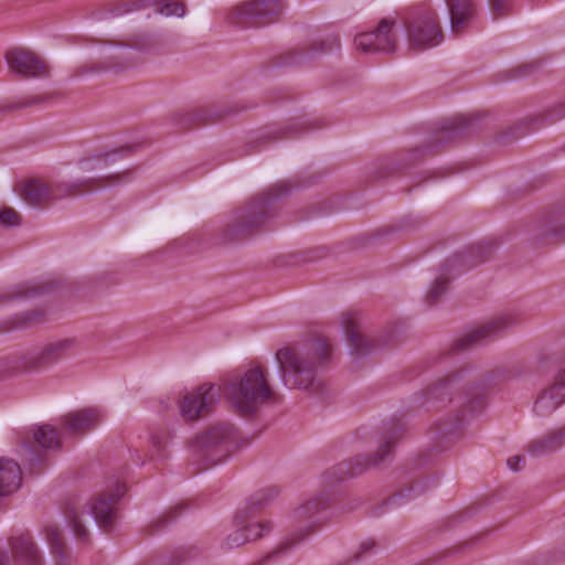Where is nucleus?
I'll return each instance as SVG.
<instances>
[{
    "label": "nucleus",
    "instance_id": "30",
    "mask_svg": "<svg viewBox=\"0 0 565 565\" xmlns=\"http://www.w3.org/2000/svg\"><path fill=\"white\" fill-rule=\"evenodd\" d=\"M41 287L32 284H22L12 287L8 291H0V303L14 300L20 298H26L38 295L41 291Z\"/></svg>",
    "mask_w": 565,
    "mask_h": 565
},
{
    "label": "nucleus",
    "instance_id": "18",
    "mask_svg": "<svg viewBox=\"0 0 565 565\" xmlns=\"http://www.w3.org/2000/svg\"><path fill=\"white\" fill-rule=\"evenodd\" d=\"M449 18L450 30L456 36L461 35L477 17L475 0H445Z\"/></svg>",
    "mask_w": 565,
    "mask_h": 565
},
{
    "label": "nucleus",
    "instance_id": "50",
    "mask_svg": "<svg viewBox=\"0 0 565 565\" xmlns=\"http://www.w3.org/2000/svg\"><path fill=\"white\" fill-rule=\"evenodd\" d=\"M9 562L8 554L4 551H0V565H7Z\"/></svg>",
    "mask_w": 565,
    "mask_h": 565
},
{
    "label": "nucleus",
    "instance_id": "39",
    "mask_svg": "<svg viewBox=\"0 0 565 565\" xmlns=\"http://www.w3.org/2000/svg\"><path fill=\"white\" fill-rule=\"evenodd\" d=\"M33 320H4L0 323V333L9 332L14 329H22L30 326Z\"/></svg>",
    "mask_w": 565,
    "mask_h": 565
},
{
    "label": "nucleus",
    "instance_id": "46",
    "mask_svg": "<svg viewBox=\"0 0 565 565\" xmlns=\"http://www.w3.org/2000/svg\"><path fill=\"white\" fill-rule=\"evenodd\" d=\"M524 461V457L522 456H512L508 459V466L511 470L518 471L520 469V463Z\"/></svg>",
    "mask_w": 565,
    "mask_h": 565
},
{
    "label": "nucleus",
    "instance_id": "31",
    "mask_svg": "<svg viewBox=\"0 0 565 565\" xmlns=\"http://www.w3.org/2000/svg\"><path fill=\"white\" fill-rule=\"evenodd\" d=\"M172 438L171 430L166 427H156L150 431V441L158 457H166V447Z\"/></svg>",
    "mask_w": 565,
    "mask_h": 565
},
{
    "label": "nucleus",
    "instance_id": "41",
    "mask_svg": "<svg viewBox=\"0 0 565 565\" xmlns=\"http://www.w3.org/2000/svg\"><path fill=\"white\" fill-rule=\"evenodd\" d=\"M489 6L495 17H502L508 12L509 0H489Z\"/></svg>",
    "mask_w": 565,
    "mask_h": 565
},
{
    "label": "nucleus",
    "instance_id": "10",
    "mask_svg": "<svg viewBox=\"0 0 565 565\" xmlns=\"http://www.w3.org/2000/svg\"><path fill=\"white\" fill-rule=\"evenodd\" d=\"M356 50L366 53H395L398 44L397 24L393 18H383L377 25L354 36Z\"/></svg>",
    "mask_w": 565,
    "mask_h": 565
},
{
    "label": "nucleus",
    "instance_id": "28",
    "mask_svg": "<svg viewBox=\"0 0 565 565\" xmlns=\"http://www.w3.org/2000/svg\"><path fill=\"white\" fill-rule=\"evenodd\" d=\"M33 438L41 447L46 449H57L61 447L58 431L50 425L40 426L34 431Z\"/></svg>",
    "mask_w": 565,
    "mask_h": 565
},
{
    "label": "nucleus",
    "instance_id": "51",
    "mask_svg": "<svg viewBox=\"0 0 565 565\" xmlns=\"http://www.w3.org/2000/svg\"><path fill=\"white\" fill-rule=\"evenodd\" d=\"M461 420H462V418H460L459 416H457V418H456V424H455L454 428H458V427H459V424H460V422H461Z\"/></svg>",
    "mask_w": 565,
    "mask_h": 565
},
{
    "label": "nucleus",
    "instance_id": "29",
    "mask_svg": "<svg viewBox=\"0 0 565 565\" xmlns=\"http://www.w3.org/2000/svg\"><path fill=\"white\" fill-rule=\"evenodd\" d=\"M450 284V277L446 273H441L429 286L425 301L428 306H434L447 292Z\"/></svg>",
    "mask_w": 565,
    "mask_h": 565
},
{
    "label": "nucleus",
    "instance_id": "47",
    "mask_svg": "<svg viewBox=\"0 0 565 565\" xmlns=\"http://www.w3.org/2000/svg\"><path fill=\"white\" fill-rule=\"evenodd\" d=\"M450 382V377H446L441 381H439V383H437L436 385L431 386L429 388V394L433 395V396H436L437 395V392H439L440 390H444L447 384Z\"/></svg>",
    "mask_w": 565,
    "mask_h": 565
},
{
    "label": "nucleus",
    "instance_id": "24",
    "mask_svg": "<svg viewBox=\"0 0 565 565\" xmlns=\"http://www.w3.org/2000/svg\"><path fill=\"white\" fill-rule=\"evenodd\" d=\"M508 321L509 320H492L490 323L484 324L481 328H478L467 333L466 335L456 341L455 350H465L468 349L470 345L482 341L483 339L493 334L500 328L505 327V323Z\"/></svg>",
    "mask_w": 565,
    "mask_h": 565
},
{
    "label": "nucleus",
    "instance_id": "33",
    "mask_svg": "<svg viewBox=\"0 0 565 565\" xmlns=\"http://www.w3.org/2000/svg\"><path fill=\"white\" fill-rule=\"evenodd\" d=\"M64 513L77 540L87 543L89 540V533L85 525L82 523L77 511L74 508H66Z\"/></svg>",
    "mask_w": 565,
    "mask_h": 565
},
{
    "label": "nucleus",
    "instance_id": "32",
    "mask_svg": "<svg viewBox=\"0 0 565 565\" xmlns=\"http://www.w3.org/2000/svg\"><path fill=\"white\" fill-rule=\"evenodd\" d=\"M329 505L330 498L328 495L322 494L307 501L303 505H301L298 509L297 514L299 518H311L319 511L327 509Z\"/></svg>",
    "mask_w": 565,
    "mask_h": 565
},
{
    "label": "nucleus",
    "instance_id": "34",
    "mask_svg": "<svg viewBox=\"0 0 565 565\" xmlns=\"http://www.w3.org/2000/svg\"><path fill=\"white\" fill-rule=\"evenodd\" d=\"M184 508L185 507L183 504H178L173 509L167 511L158 520L153 521L149 526L150 534H154L163 530L169 523L173 522L180 515Z\"/></svg>",
    "mask_w": 565,
    "mask_h": 565
},
{
    "label": "nucleus",
    "instance_id": "40",
    "mask_svg": "<svg viewBox=\"0 0 565 565\" xmlns=\"http://www.w3.org/2000/svg\"><path fill=\"white\" fill-rule=\"evenodd\" d=\"M470 127V120L466 116H458L452 119L450 126L445 127V130L462 131Z\"/></svg>",
    "mask_w": 565,
    "mask_h": 565
},
{
    "label": "nucleus",
    "instance_id": "1",
    "mask_svg": "<svg viewBox=\"0 0 565 565\" xmlns=\"http://www.w3.org/2000/svg\"><path fill=\"white\" fill-rule=\"evenodd\" d=\"M332 352L330 339L320 333L308 337L300 352L292 347L278 350L276 360L285 385L318 392L320 384L316 382V370L331 361Z\"/></svg>",
    "mask_w": 565,
    "mask_h": 565
},
{
    "label": "nucleus",
    "instance_id": "6",
    "mask_svg": "<svg viewBox=\"0 0 565 565\" xmlns=\"http://www.w3.org/2000/svg\"><path fill=\"white\" fill-rule=\"evenodd\" d=\"M99 43L109 45L102 51V61L79 65L74 72L75 76L100 73L104 71L115 73L125 71L131 67L134 62L127 58L125 53L119 49L130 47L142 51L151 46L149 36L143 34L132 35L121 40H105L99 41Z\"/></svg>",
    "mask_w": 565,
    "mask_h": 565
},
{
    "label": "nucleus",
    "instance_id": "35",
    "mask_svg": "<svg viewBox=\"0 0 565 565\" xmlns=\"http://www.w3.org/2000/svg\"><path fill=\"white\" fill-rule=\"evenodd\" d=\"M306 125L307 122H294L285 128H275L265 135V137H270L273 140L295 137L298 130L305 129Z\"/></svg>",
    "mask_w": 565,
    "mask_h": 565
},
{
    "label": "nucleus",
    "instance_id": "44",
    "mask_svg": "<svg viewBox=\"0 0 565 565\" xmlns=\"http://www.w3.org/2000/svg\"><path fill=\"white\" fill-rule=\"evenodd\" d=\"M320 44L321 52H330L333 49H338L340 46L339 39L335 35H330L326 40H321Z\"/></svg>",
    "mask_w": 565,
    "mask_h": 565
},
{
    "label": "nucleus",
    "instance_id": "2",
    "mask_svg": "<svg viewBox=\"0 0 565 565\" xmlns=\"http://www.w3.org/2000/svg\"><path fill=\"white\" fill-rule=\"evenodd\" d=\"M292 185L281 181L271 185L260 196L255 198L241 210L220 233L221 244H234L249 238L260 226L274 216L273 203L288 194Z\"/></svg>",
    "mask_w": 565,
    "mask_h": 565
},
{
    "label": "nucleus",
    "instance_id": "45",
    "mask_svg": "<svg viewBox=\"0 0 565 565\" xmlns=\"http://www.w3.org/2000/svg\"><path fill=\"white\" fill-rule=\"evenodd\" d=\"M563 233H565V227L563 225H555L544 230L543 236L544 238H548V236L556 237Z\"/></svg>",
    "mask_w": 565,
    "mask_h": 565
},
{
    "label": "nucleus",
    "instance_id": "42",
    "mask_svg": "<svg viewBox=\"0 0 565 565\" xmlns=\"http://www.w3.org/2000/svg\"><path fill=\"white\" fill-rule=\"evenodd\" d=\"M550 387L555 388V393L565 401V370L558 372L554 383Z\"/></svg>",
    "mask_w": 565,
    "mask_h": 565
},
{
    "label": "nucleus",
    "instance_id": "54",
    "mask_svg": "<svg viewBox=\"0 0 565 565\" xmlns=\"http://www.w3.org/2000/svg\"><path fill=\"white\" fill-rule=\"evenodd\" d=\"M344 318L351 319L353 318V313L349 312Z\"/></svg>",
    "mask_w": 565,
    "mask_h": 565
},
{
    "label": "nucleus",
    "instance_id": "53",
    "mask_svg": "<svg viewBox=\"0 0 565 565\" xmlns=\"http://www.w3.org/2000/svg\"><path fill=\"white\" fill-rule=\"evenodd\" d=\"M437 430L441 434H447L449 430L443 429L441 427H437Z\"/></svg>",
    "mask_w": 565,
    "mask_h": 565
},
{
    "label": "nucleus",
    "instance_id": "9",
    "mask_svg": "<svg viewBox=\"0 0 565 565\" xmlns=\"http://www.w3.org/2000/svg\"><path fill=\"white\" fill-rule=\"evenodd\" d=\"M234 443V427L217 425L198 436L193 444L198 448V456L205 461L204 466L207 468L226 459Z\"/></svg>",
    "mask_w": 565,
    "mask_h": 565
},
{
    "label": "nucleus",
    "instance_id": "20",
    "mask_svg": "<svg viewBox=\"0 0 565 565\" xmlns=\"http://www.w3.org/2000/svg\"><path fill=\"white\" fill-rule=\"evenodd\" d=\"M14 559L24 565H43V558L29 532L11 536L9 540Z\"/></svg>",
    "mask_w": 565,
    "mask_h": 565
},
{
    "label": "nucleus",
    "instance_id": "49",
    "mask_svg": "<svg viewBox=\"0 0 565 565\" xmlns=\"http://www.w3.org/2000/svg\"><path fill=\"white\" fill-rule=\"evenodd\" d=\"M375 546H376V543L374 541L364 542L361 545L362 553H366L369 551H372Z\"/></svg>",
    "mask_w": 565,
    "mask_h": 565
},
{
    "label": "nucleus",
    "instance_id": "21",
    "mask_svg": "<svg viewBox=\"0 0 565 565\" xmlns=\"http://www.w3.org/2000/svg\"><path fill=\"white\" fill-rule=\"evenodd\" d=\"M22 482L20 465L12 459L0 458V497L15 492Z\"/></svg>",
    "mask_w": 565,
    "mask_h": 565
},
{
    "label": "nucleus",
    "instance_id": "5",
    "mask_svg": "<svg viewBox=\"0 0 565 565\" xmlns=\"http://www.w3.org/2000/svg\"><path fill=\"white\" fill-rule=\"evenodd\" d=\"M404 28L409 47L417 52L438 46L445 38L439 14L428 4L414 8Z\"/></svg>",
    "mask_w": 565,
    "mask_h": 565
},
{
    "label": "nucleus",
    "instance_id": "25",
    "mask_svg": "<svg viewBox=\"0 0 565 565\" xmlns=\"http://www.w3.org/2000/svg\"><path fill=\"white\" fill-rule=\"evenodd\" d=\"M44 532L56 565H66L68 554L62 532L54 525L45 526Z\"/></svg>",
    "mask_w": 565,
    "mask_h": 565
},
{
    "label": "nucleus",
    "instance_id": "27",
    "mask_svg": "<svg viewBox=\"0 0 565 565\" xmlns=\"http://www.w3.org/2000/svg\"><path fill=\"white\" fill-rule=\"evenodd\" d=\"M494 245L490 243L471 246L468 254L461 256V260L468 266H477L492 257Z\"/></svg>",
    "mask_w": 565,
    "mask_h": 565
},
{
    "label": "nucleus",
    "instance_id": "12",
    "mask_svg": "<svg viewBox=\"0 0 565 565\" xmlns=\"http://www.w3.org/2000/svg\"><path fill=\"white\" fill-rule=\"evenodd\" d=\"M126 491V483L117 480L111 488L93 499L92 513L103 531L110 532L113 530L117 516L116 505Z\"/></svg>",
    "mask_w": 565,
    "mask_h": 565
},
{
    "label": "nucleus",
    "instance_id": "16",
    "mask_svg": "<svg viewBox=\"0 0 565 565\" xmlns=\"http://www.w3.org/2000/svg\"><path fill=\"white\" fill-rule=\"evenodd\" d=\"M9 68L23 77H42L49 74V66L40 56L22 47L6 54Z\"/></svg>",
    "mask_w": 565,
    "mask_h": 565
},
{
    "label": "nucleus",
    "instance_id": "26",
    "mask_svg": "<svg viewBox=\"0 0 565 565\" xmlns=\"http://www.w3.org/2000/svg\"><path fill=\"white\" fill-rule=\"evenodd\" d=\"M565 401L555 393V388L544 390L536 398L533 411L539 416H548Z\"/></svg>",
    "mask_w": 565,
    "mask_h": 565
},
{
    "label": "nucleus",
    "instance_id": "19",
    "mask_svg": "<svg viewBox=\"0 0 565 565\" xmlns=\"http://www.w3.org/2000/svg\"><path fill=\"white\" fill-rule=\"evenodd\" d=\"M18 193L28 205L34 207L44 206L55 201L52 183L49 184L36 179L21 183Z\"/></svg>",
    "mask_w": 565,
    "mask_h": 565
},
{
    "label": "nucleus",
    "instance_id": "13",
    "mask_svg": "<svg viewBox=\"0 0 565 565\" xmlns=\"http://www.w3.org/2000/svg\"><path fill=\"white\" fill-rule=\"evenodd\" d=\"M72 345V340H63L45 345L36 354H23L17 360L14 370L32 372L49 367L66 356L67 350Z\"/></svg>",
    "mask_w": 565,
    "mask_h": 565
},
{
    "label": "nucleus",
    "instance_id": "14",
    "mask_svg": "<svg viewBox=\"0 0 565 565\" xmlns=\"http://www.w3.org/2000/svg\"><path fill=\"white\" fill-rule=\"evenodd\" d=\"M217 390L212 384H202L195 391L184 395L180 403L182 416L188 422L207 416L215 403Z\"/></svg>",
    "mask_w": 565,
    "mask_h": 565
},
{
    "label": "nucleus",
    "instance_id": "36",
    "mask_svg": "<svg viewBox=\"0 0 565 565\" xmlns=\"http://www.w3.org/2000/svg\"><path fill=\"white\" fill-rule=\"evenodd\" d=\"M317 529L316 527H311L309 526L308 527V531L305 533V534H301L300 536H297V537H291V539H288L287 541H285L278 548H276L275 551H273L271 553H269L264 562L273 558V557H276L277 555L281 554V553H285L287 552L289 548H291L294 545H296L297 543L301 542L302 540H305V537L309 536L311 533H313Z\"/></svg>",
    "mask_w": 565,
    "mask_h": 565
},
{
    "label": "nucleus",
    "instance_id": "48",
    "mask_svg": "<svg viewBox=\"0 0 565 565\" xmlns=\"http://www.w3.org/2000/svg\"><path fill=\"white\" fill-rule=\"evenodd\" d=\"M34 102L33 100H28V102H19V103H15V104H10V105H7L3 110L4 111H13V110H17V109H21V108H24V107H28L30 105H32Z\"/></svg>",
    "mask_w": 565,
    "mask_h": 565
},
{
    "label": "nucleus",
    "instance_id": "4",
    "mask_svg": "<svg viewBox=\"0 0 565 565\" xmlns=\"http://www.w3.org/2000/svg\"><path fill=\"white\" fill-rule=\"evenodd\" d=\"M405 433L401 419H394L383 434V443L374 456H356L353 459L342 461L323 473L327 484L344 481L363 473L367 468L375 467L390 457L394 446L403 438Z\"/></svg>",
    "mask_w": 565,
    "mask_h": 565
},
{
    "label": "nucleus",
    "instance_id": "8",
    "mask_svg": "<svg viewBox=\"0 0 565 565\" xmlns=\"http://www.w3.org/2000/svg\"><path fill=\"white\" fill-rule=\"evenodd\" d=\"M282 0H247L236 6L231 21L241 28H259L274 23L285 12Z\"/></svg>",
    "mask_w": 565,
    "mask_h": 565
},
{
    "label": "nucleus",
    "instance_id": "37",
    "mask_svg": "<svg viewBox=\"0 0 565 565\" xmlns=\"http://www.w3.org/2000/svg\"><path fill=\"white\" fill-rule=\"evenodd\" d=\"M0 223L6 226H18L21 223V215L12 207H3L0 211Z\"/></svg>",
    "mask_w": 565,
    "mask_h": 565
},
{
    "label": "nucleus",
    "instance_id": "52",
    "mask_svg": "<svg viewBox=\"0 0 565 565\" xmlns=\"http://www.w3.org/2000/svg\"><path fill=\"white\" fill-rule=\"evenodd\" d=\"M403 495V492H399L393 497L390 498V501H394L397 497H402Z\"/></svg>",
    "mask_w": 565,
    "mask_h": 565
},
{
    "label": "nucleus",
    "instance_id": "38",
    "mask_svg": "<svg viewBox=\"0 0 565 565\" xmlns=\"http://www.w3.org/2000/svg\"><path fill=\"white\" fill-rule=\"evenodd\" d=\"M110 156L106 154L104 157H98L93 160H87L83 163L82 170L83 171H90V170H100L104 167L108 166L110 163Z\"/></svg>",
    "mask_w": 565,
    "mask_h": 565
},
{
    "label": "nucleus",
    "instance_id": "55",
    "mask_svg": "<svg viewBox=\"0 0 565 565\" xmlns=\"http://www.w3.org/2000/svg\"><path fill=\"white\" fill-rule=\"evenodd\" d=\"M53 313L52 311H42L40 315Z\"/></svg>",
    "mask_w": 565,
    "mask_h": 565
},
{
    "label": "nucleus",
    "instance_id": "7",
    "mask_svg": "<svg viewBox=\"0 0 565 565\" xmlns=\"http://www.w3.org/2000/svg\"><path fill=\"white\" fill-rule=\"evenodd\" d=\"M278 494V489L270 487L257 493L247 505L235 514L234 523L236 531L231 533L226 540L227 548L239 547L247 542L256 541L263 536V531H270L269 522L250 523L249 519L262 511L264 505Z\"/></svg>",
    "mask_w": 565,
    "mask_h": 565
},
{
    "label": "nucleus",
    "instance_id": "23",
    "mask_svg": "<svg viewBox=\"0 0 565 565\" xmlns=\"http://www.w3.org/2000/svg\"><path fill=\"white\" fill-rule=\"evenodd\" d=\"M344 331L353 353L366 354L374 348V341L361 332L359 320H344Z\"/></svg>",
    "mask_w": 565,
    "mask_h": 565
},
{
    "label": "nucleus",
    "instance_id": "11",
    "mask_svg": "<svg viewBox=\"0 0 565 565\" xmlns=\"http://www.w3.org/2000/svg\"><path fill=\"white\" fill-rule=\"evenodd\" d=\"M131 180L130 171L116 172L95 178L78 179L75 181H62L52 183L54 199L62 200L126 183Z\"/></svg>",
    "mask_w": 565,
    "mask_h": 565
},
{
    "label": "nucleus",
    "instance_id": "15",
    "mask_svg": "<svg viewBox=\"0 0 565 565\" xmlns=\"http://www.w3.org/2000/svg\"><path fill=\"white\" fill-rule=\"evenodd\" d=\"M148 7H154L156 12L164 17H183L185 13L182 3L171 0H120L109 4L108 10L113 17H119Z\"/></svg>",
    "mask_w": 565,
    "mask_h": 565
},
{
    "label": "nucleus",
    "instance_id": "3",
    "mask_svg": "<svg viewBox=\"0 0 565 565\" xmlns=\"http://www.w3.org/2000/svg\"><path fill=\"white\" fill-rule=\"evenodd\" d=\"M224 394L242 416H252L260 405L278 401L260 365L248 369L239 381L225 384Z\"/></svg>",
    "mask_w": 565,
    "mask_h": 565
},
{
    "label": "nucleus",
    "instance_id": "17",
    "mask_svg": "<svg viewBox=\"0 0 565 565\" xmlns=\"http://www.w3.org/2000/svg\"><path fill=\"white\" fill-rule=\"evenodd\" d=\"M103 414L97 407H86L65 414L61 424L72 435H84L95 429L102 422Z\"/></svg>",
    "mask_w": 565,
    "mask_h": 565
},
{
    "label": "nucleus",
    "instance_id": "22",
    "mask_svg": "<svg viewBox=\"0 0 565 565\" xmlns=\"http://www.w3.org/2000/svg\"><path fill=\"white\" fill-rule=\"evenodd\" d=\"M565 440V426L554 429L543 437L533 439L527 445V451L532 456H543L558 450Z\"/></svg>",
    "mask_w": 565,
    "mask_h": 565
},
{
    "label": "nucleus",
    "instance_id": "43",
    "mask_svg": "<svg viewBox=\"0 0 565 565\" xmlns=\"http://www.w3.org/2000/svg\"><path fill=\"white\" fill-rule=\"evenodd\" d=\"M467 408L471 412L480 411L486 406V395L477 394L468 399Z\"/></svg>",
    "mask_w": 565,
    "mask_h": 565
}]
</instances>
